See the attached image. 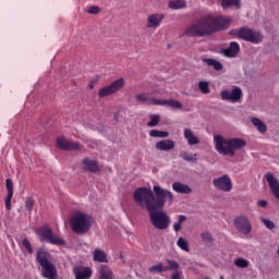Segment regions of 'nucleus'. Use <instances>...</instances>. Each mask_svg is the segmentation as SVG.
<instances>
[{
	"instance_id": "nucleus-30",
	"label": "nucleus",
	"mask_w": 279,
	"mask_h": 279,
	"mask_svg": "<svg viewBox=\"0 0 279 279\" xmlns=\"http://www.w3.org/2000/svg\"><path fill=\"white\" fill-rule=\"evenodd\" d=\"M203 62L207 63L209 66H214V70L216 71H221L223 69L222 63L215 59H203Z\"/></svg>"
},
{
	"instance_id": "nucleus-28",
	"label": "nucleus",
	"mask_w": 279,
	"mask_h": 279,
	"mask_svg": "<svg viewBox=\"0 0 279 279\" xmlns=\"http://www.w3.org/2000/svg\"><path fill=\"white\" fill-rule=\"evenodd\" d=\"M99 279H114L112 270L107 265H101Z\"/></svg>"
},
{
	"instance_id": "nucleus-27",
	"label": "nucleus",
	"mask_w": 279,
	"mask_h": 279,
	"mask_svg": "<svg viewBox=\"0 0 279 279\" xmlns=\"http://www.w3.org/2000/svg\"><path fill=\"white\" fill-rule=\"evenodd\" d=\"M159 106H169V108H175L177 110H182L183 108L179 100L160 99Z\"/></svg>"
},
{
	"instance_id": "nucleus-42",
	"label": "nucleus",
	"mask_w": 279,
	"mask_h": 279,
	"mask_svg": "<svg viewBox=\"0 0 279 279\" xmlns=\"http://www.w3.org/2000/svg\"><path fill=\"white\" fill-rule=\"evenodd\" d=\"M160 117L157 114L150 116V121L148 122V128H156L159 124Z\"/></svg>"
},
{
	"instance_id": "nucleus-49",
	"label": "nucleus",
	"mask_w": 279,
	"mask_h": 279,
	"mask_svg": "<svg viewBox=\"0 0 279 279\" xmlns=\"http://www.w3.org/2000/svg\"><path fill=\"white\" fill-rule=\"evenodd\" d=\"M277 254L279 255V245H278V248H277Z\"/></svg>"
},
{
	"instance_id": "nucleus-22",
	"label": "nucleus",
	"mask_w": 279,
	"mask_h": 279,
	"mask_svg": "<svg viewBox=\"0 0 279 279\" xmlns=\"http://www.w3.org/2000/svg\"><path fill=\"white\" fill-rule=\"evenodd\" d=\"M240 45L235 41L229 44V48L222 50L225 57L234 58L240 52Z\"/></svg>"
},
{
	"instance_id": "nucleus-4",
	"label": "nucleus",
	"mask_w": 279,
	"mask_h": 279,
	"mask_svg": "<svg viewBox=\"0 0 279 279\" xmlns=\"http://www.w3.org/2000/svg\"><path fill=\"white\" fill-rule=\"evenodd\" d=\"M36 260L43 268L41 276L45 279H57L58 272L56 266L51 263V255L45 248H39Z\"/></svg>"
},
{
	"instance_id": "nucleus-40",
	"label": "nucleus",
	"mask_w": 279,
	"mask_h": 279,
	"mask_svg": "<svg viewBox=\"0 0 279 279\" xmlns=\"http://www.w3.org/2000/svg\"><path fill=\"white\" fill-rule=\"evenodd\" d=\"M201 240H203V242L205 244H211L213 243V235L210 232L205 231L203 233H201Z\"/></svg>"
},
{
	"instance_id": "nucleus-12",
	"label": "nucleus",
	"mask_w": 279,
	"mask_h": 279,
	"mask_svg": "<svg viewBox=\"0 0 279 279\" xmlns=\"http://www.w3.org/2000/svg\"><path fill=\"white\" fill-rule=\"evenodd\" d=\"M125 84V81L123 77L112 82L110 85L105 86L104 88H101L98 93L100 98L110 96L117 92H119Z\"/></svg>"
},
{
	"instance_id": "nucleus-32",
	"label": "nucleus",
	"mask_w": 279,
	"mask_h": 279,
	"mask_svg": "<svg viewBox=\"0 0 279 279\" xmlns=\"http://www.w3.org/2000/svg\"><path fill=\"white\" fill-rule=\"evenodd\" d=\"M148 271L150 274H162V272H167V268L163 265V263H159L157 265L151 266Z\"/></svg>"
},
{
	"instance_id": "nucleus-16",
	"label": "nucleus",
	"mask_w": 279,
	"mask_h": 279,
	"mask_svg": "<svg viewBox=\"0 0 279 279\" xmlns=\"http://www.w3.org/2000/svg\"><path fill=\"white\" fill-rule=\"evenodd\" d=\"M136 99L140 104H145L146 106H160V99L151 98L148 93L137 94Z\"/></svg>"
},
{
	"instance_id": "nucleus-5",
	"label": "nucleus",
	"mask_w": 279,
	"mask_h": 279,
	"mask_svg": "<svg viewBox=\"0 0 279 279\" xmlns=\"http://www.w3.org/2000/svg\"><path fill=\"white\" fill-rule=\"evenodd\" d=\"M94 218L84 213H76L70 221L72 231L76 234H86L93 227Z\"/></svg>"
},
{
	"instance_id": "nucleus-34",
	"label": "nucleus",
	"mask_w": 279,
	"mask_h": 279,
	"mask_svg": "<svg viewBox=\"0 0 279 279\" xmlns=\"http://www.w3.org/2000/svg\"><path fill=\"white\" fill-rule=\"evenodd\" d=\"M180 158H183V160H185L187 162H196L197 154L189 155L185 150H182L180 153Z\"/></svg>"
},
{
	"instance_id": "nucleus-20",
	"label": "nucleus",
	"mask_w": 279,
	"mask_h": 279,
	"mask_svg": "<svg viewBox=\"0 0 279 279\" xmlns=\"http://www.w3.org/2000/svg\"><path fill=\"white\" fill-rule=\"evenodd\" d=\"M175 147V142L173 140H162L156 144V149L159 151H172Z\"/></svg>"
},
{
	"instance_id": "nucleus-7",
	"label": "nucleus",
	"mask_w": 279,
	"mask_h": 279,
	"mask_svg": "<svg viewBox=\"0 0 279 279\" xmlns=\"http://www.w3.org/2000/svg\"><path fill=\"white\" fill-rule=\"evenodd\" d=\"M149 217L153 226L160 231L167 230L170 226V217L162 210H150Z\"/></svg>"
},
{
	"instance_id": "nucleus-29",
	"label": "nucleus",
	"mask_w": 279,
	"mask_h": 279,
	"mask_svg": "<svg viewBox=\"0 0 279 279\" xmlns=\"http://www.w3.org/2000/svg\"><path fill=\"white\" fill-rule=\"evenodd\" d=\"M251 123H253V125H255V128H257V130H259V132H262V134H265V132H267V126H266L265 122H263L260 119L251 118Z\"/></svg>"
},
{
	"instance_id": "nucleus-18",
	"label": "nucleus",
	"mask_w": 279,
	"mask_h": 279,
	"mask_svg": "<svg viewBox=\"0 0 279 279\" xmlns=\"http://www.w3.org/2000/svg\"><path fill=\"white\" fill-rule=\"evenodd\" d=\"M163 19H165L163 14H158V13L157 14H151L147 19L146 27L147 28H158Z\"/></svg>"
},
{
	"instance_id": "nucleus-26",
	"label": "nucleus",
	"mask_w": 279,
	"mask_h": 279,
	"mask_svg": "<svg viewBox=\"0 0 279 279\" xmlns=\"http://www.w3.org/2000/svg\"><path fill=\"white\" fill-rule=\"evenodd\" d=\"M94 262L107 264L108 263L107 254L102 250L96 248L94 252Z\"/></svg>"
},
{
	"instance_id": "nucleus-38",
	"label": "nucleus",
	"mask_w": 279,
	"mask_h": 279,
	"mask_svg": "<svg viewBox=\"0 0 279 279\" xmlns=\"http://www.w3.org/2000/svg\"><path fill=\"white\" fill-rule=\"evenodd\" d=\"M198 89H201V93L203 94H209L210 93L209 83L206 81L198 82Z\"/></svg>"
},
{
	"instance_id": "nucleus-1",
	"label": "nucleus",
	"mask_w": 279,
	"mask_h": 279,
	"mask_svg": "<svg viewBox=\"0 0 279 279\" xmlns=\"http://www.w3.org/2000/svg\"><path fill=\"white\" fill-rule=\"evenodd\" d=\"M154 192L146 186L138 187L134 191L133 199L138 207L146 209L147 211L162 209L167 201L172 204L173 195L170 191L163 190L159 185H155Z\"/></svg>"
},
{
	"instance_id": "nucleus-31",
	"label": "nucleus",
	"mask_w": 279,
	"mask_h": 279,
	"mask_svg": "<svg viewBox=\"0 0 279 279\" xmlns=\"http://www.w3.org/2000/svg\"><path fill=\"white\" fill-rule=\"evenodd\" d=\"M186 7L185 0H171L169 2V8L172 10H180Z\"/></svg>"
},
{
	"instance_id": "nucleus-45",
	"label": "nucleus",
	"mask_w": 279,
	"mask_h": 279,
	"mask_svg": "<svg viewBox=\"0 0 279 279\" xmlns=\"http://www.w3.org/2000/svg\"><path fill=\"white\" fill-rule=\"evenodd\" d=\"M87 12H88L89 14H98V13L100 12V8L97 7V5H93V7H90V8L87 10Z\"/></svg>"
},
{
	"instance_id": "nucleus-17",
	"label": "nucleus",
	"mask_w": 279,
	"mask_h": 279,
	"mask_svg": "<svg viewBox=\"0 0 279 279\" xmlns=\"http://www.w3.org/2000/svg\"><path fill=\"white\" fill-rule=\"evenodd\" d=\"M5 186H7V191H8V196L5 197V209L8 211H11L12 209V198L14 195V185L11 179H7L5 181Z\"/></svg>"
},
{
	"instance_id": "nucleus-2",
	"label": "nucleus",
	"mask_w": 279,
	"mask_h": 279,
	"mask_svg": "<svg viewBox=\"0 0 279 279\" xmlns=\"http://www.w3.org/2000/svg\"><path fill=\"white\" fill-rule=\"evenodd\" d=\"M214 143L216 144V151L221 156H229L233 158L236 150L243 149L246 146V142L239 137L225 138L221 135L214 136Z\"/></svg>"
},
{
	"instance_id": "nucleus-35",
	"label": "nucleus",
	"mask_w": 279,
	"mask_h": 279,
	"mask_svg": "<svg viewBox=\"0 0 279 279\" xmlns=\"http://www.w3.org/2000/svg\"><path fill=\"white\" fill-rule=\"evenodd\" d=\"M168 266H166L167 271H178L180 269V264L173 259L167 260Z\"/></svg>"
},
{
	"instance_id": "nucleus-21",
	"label": "nucleus",
	"mask_w": 279,
	"mask_h": 279,
	"mask_svg": "<svg viewBox=\"0 0 279 279\" xmlns=\"http://www.w3.org/2000/svg\"><path fill=\"white\" fill-rule=\"evenodd\" d=\"M172 189L178 194L190 195L193 193V190L189 185L183 184L181 182H174L172 184Z\"/></svg>"
},
{
	"instance_id": "nucleus-24",
	"label": "nucleus",
	"mask_w": 279,
	"mask_h": 279,
	"mask_svg": "<svg viewBox=\"0 0 279 279\" xmlns=\"http://www.w3.org/2000/svg\"><path fill=\"white\" fill-rule=\"evenodd\" d=\"M83 165L86 171H90L92 173H97V171H100V168L96 160H90L89 158H85L83 160Z\"/></svg>"
},
{
	"instance_id": "nucleus-46",
	"label": "nucleus",
	"mask_w": 279,
	"mask_h": 279,
	"mask_svg": "<svg viewBox=\"0 0 279 279\" xmlns=\"http://www.w3.org/2000/svg\"><path fill=\"white\" fill-rule=\"evenodd\" d=\"M171 279H182V272L177 270L172 274Z\"/></svg>"
},
{
	"instance_id": "nucleus-41",
	"label": "nucleus",
	"mask_w": 279,
	"mask_h": 279,
	"mask_svg": "<svg viewBox=\"0 0 279 279\" xmlns=\"http://www.w3.org/2000/svg\"><path fill=\"white\" fill-rule=\"evenodd\" d=\"M177 244L183 252L190 251L189 243L185 239L180 238Z\"/></svg>"
},
{
	"instance_id": "nucleus-14",
	"label": "nucleus",
	"mask_w": 279,
	"mask_h": 279,
	"mask_svg": "<svg viewBox=\"0 0 279 279\" xmlns=\"http://www.w3.org/2000/svg\"><path fill=\"white\" fill-rule=\"evenodd\" d=\"M209 20L211 22V26L214 27V33L220 29H226L230 26L232 20L230 17L225 16H214L209 15Z\"/></svg>"
},
{
	"instance_id": "nucleus-23",
	"label": "nucleus",
	"mask_w": 279,
	"mask_h": 279,
	"mask_svg": "<svg viewBox=\"0 0 279 279\" xmlns=\"http://www.w3.org/2000/svg\"><path fill=\"white\" fill-rule=\"evenodd\" d=\"M183 138L187 141V145H198L199 138L194 135L191 129L183 130Z\"/></svg>"
},
{
	"instance_id": "nucleus-13",
	"label": "nucleus",
	"mask_w": 279,
	"mask_h": 279,
	"mask_svg": "<svg viewBox=\"0 0 279 279\" xmlns=\"http://www.w3.org/2000/svg\"><path fill=\"white\" fill-rule=\"evenodd\" d=\"M57 147L63 149V151H78L82 148L80 143L69 141L65 137L57 138Z\"/></svg>"
},
{
	"instance_id": "nucleus-8",
	"label": "nucleus",
	"mask_w": 279,
	"mask_h": 279,
	"mask_svg": "<svg viewBox=\"0 0 279 279\" xmlns=\"http://www.w3.org/2000/svg\"><path fill=\"white\" fill-rule=\"evenodd\" d=\"M231 34L253 44H259L263 41L264 38L259 32H255L254 29L248 27L233 29L231 31Z\"/></svg>"
},
{
	"instance_id": "nucleus-33",
	"label": "nucleus",
	"mask_w": 279,
	"mask_h": 279,
	"mask_svg": "<svg viewBox=\"0 0 279 279\" xmlns=\"http://www.w3.org/2000/svg\"><path fill=\"white\" fill-rule=\"evenodd\" d=\"M149 136L153 138H168L169 132L167 131H158V130H151L149 132Z\"/></svg>"
},
{
	"instance_id": "nucleus-37",
	"label": "nucleus",
	"mask_w": 279,
	"mask_h": 279,
	"mask_svg": "<svg viewBox=\"0 0 279 279\" xmlns=\"http://www.w3.org/2000/svg\"><path fill=\"white\" fill-rule=\"evenodd\" d=\"M235 267L240 268V269H245L250 266V262L247 259L244 258H238L234 262Z\"/></svg>"
},
{
	"instance_id": "nucleus-47",
	"label": "nucleus",
	"mask_w": 279,
	"mask_h": 279,
	"mask_svg": "<svg viewBox=\"0 0 279 279\" xmlns=\"http://www.w3.org/2000/svg\"><path fill=\"white\" fill-rule=\"evenodd\" d=\"M268 205L267 201H259L257 202V206L262 207V208H266Z\"/></svg>"
},
{
	"instance_id": "nucleus-6",
	"label": "nucleus",
	"mask_w": 279,
	"mask_h": 279,
	"mask_svg": "<svg viewBox=\"0 0 279 279\" xmlns=\"http://www.w3.org/2000/svg\"><path fill=\"white\" fill-rule=\"evenodd\" d=\"M36 234L40 238V242H46L57 246L65 245L64 240L59 235L53 234L52 229L48 225L37 228Z\"/></svg>"
},
{
	"instance_id": "nucleus-25",
	"label": "nucleus",
	"mask_w": 279,
	"mask_h": 279,
	"mask_svg": "<svg viewBox=\"0 0 279 279\" xmlns=\"http://www.w3.org/2000/svg\"><path fill=\"white\" fill-rule=\"evenodd\" d=\"M218 2H220L222 10H227L231 7L241 8V0H218Z\"/></svg>"
},
{
	"instance_id": "nucleus-19",
	"label": "nucleus",
	"mask_w": 279,
	"mask_h": 279,
	"mask_svg": "<svg viewBox=\"0 0 279 279\" xmlns=\"http://www.w3.org/2000/svg\"><path fill=\"white\" fill-rule=\"evenodd\" d=\"M73 272L75 275V279H90L93 276V271L89 267H75Z\"/></svg>"
},
{
	"instance_id": "nucleus-44",
	"label": "nucleus",
	"mask_w": 279,
	"mask_h": 279,
	"mask_svg": "<svg viewBox=\"0 0 279 279\" xmlns=\"http://www.w3.org/2000/svg\"><path fill=\"white\" fill-rule=\"evenodd\" d=\"M34 205H35L34 199H33L32 197H27V198H26V202H25V207H26V209H27L29 213H32Z\"/></svg>"
},
{
	"instance_id": "nucleus-10",
	"label": "nucleus",
	"mask_w": 279,
	"mask_h": 279,
	"mask_svg": "<svg viewBox=\"0 0 279 279\" xmlns=\"http://www.w3.org/2000/svg\"><path fill=\"white\" fill-rule=\"evenodd\" d=\"M242 97H243V90L241 89V87H238V86H235L231 90L225 89V90L220 92V99H222V101L238 104V101H240V99H242Z\"/></svg>"
},
{
	"instance_id": "nucleus-43",
	"label": "nucleus",
	"mask_w": 279,
	"mask_h": 279,
	"mask_svg": "<svg viewBox=\"0 0 279 279\" xmlns=\"http://www.w3.org/2000/svg\"><path fill=\"white\" fill-rule=\"evenodd\" d=\"M262 223H264L268 230H274L276 228L275 222L267 218H262Z\"/></svg>"
},
{
	"instance_id": "nucleus-11",
	"label": "nucleus",
	"mask_w": 279,
	"mask_h": 279,
	"mask_svg": "<svg viewBox=\"0 0 279 279\" xmlns=\"http://www.w3.org/2000/svg\"><path fill=\"white\" fill-rule=\"evenodd\" d=\"M214 187L222 193H230L233 187L232 180L228 174L214 179Z\"/></svg>"
},
{
	"instance_id": "nucleus-9",
	"label": "nucleus",
	"mask_w": 279,
	"mask_h": 279,
	"mask_svg": "<svg viewBox=\"0 0 279 279\" xmlns=\"http://www.w3.org/2000/svg\"><path fill=\"white\" fill-rule=\"evenodd\" d=\"M233 227H235V230H238V232L244 235H250L252 233V223L248 217L245 215H240L235 217V220H233Z\"/></svg>"
},
{
	"instance_id": "nucleus-39",
	"label": "nucleus",
	"mask_w": 279,
	"mask_h": 279,
	"mask_svg": "<svg viewBox=\"0 0 279 279\" xmlns=\"http://www.w3.org/2000/svg\"><path fill=\"white\" fill-rule=\"evenodd\" d=\"M22 246L26 250L28 255H33L34 254V250H33L32 243L29 242L28 239H26V238L23 239Z\"/></svg>"
},
{
	"instance_id": "nucleus-15",
	"label": "nucleus",
	"mask_w": 279,
	"mask_h": 279,
	"mask_svg": "<svg viewBox=\"0 0 279 279\" xmlns=\"http://www.w3.org/2000/svg\"><path fill=\"white\" fill-rule=\"evenodd\" d=\"M264 178L266 179V182H268L271 195L279 202V180L272 172H266Z\"/></svg>"
},
{
	"instance_id": "nucleus-36",
	"label": "nucleus",
	"mask_w": 279,
	"mask_h": 279,
	"mask_svg": "<svg viewBox=\"0 0 279 279\" xmlns=\"http://www.w3.org/2000/svg\"><path fill=\"white\" fill-rule=\"evenodd\" d=\"M186 221V216L184 215H180L179 216V221L174 222L173 225V230L178 233L182 230V223H184Z\"/></svg>"
},
{
	"instance_id": "nucleus-50",
	"label": "nucleus",
	"mask_w": 279,
	"mask_h": 279,
	"mask_svg": "<svg viewBox=\"0 0 279 279\" xmlns=\"http://www.w3.org/2000/svg\"><path fill=\"white\" fill-rule=\"evenodd\" d=\"M220 279H225V277H223V276H220Z\"/></svg>"
},
{
	"instance_id": "nucleus-3",
	"label": "nucleus",
	"mask_w": 279,
	"mask_h": 279,
	"mask_svg": "<svg viewBox=\"0 0 279 279\" xmlns=\"http://www.w3.org/2000/svg\"><path fill=\"white\" fill-rule=\"evenodd\" d=\"M214 33L210 15L196 19V21L192 22V24L185 27V35L190 37H205L210 36Z\"/></svg>"
},
{
	"instance_id": "nucleus-48",
	"label": "nucleus",
	"mask_w": 279,
	"mask_h": 279,
	"mask_svg": "<svg viewBox=\"0 0 279 279\" xmlns=\"http://www.w3.org/2000/svg\"><path fill=\"white\" fill-rule=\"evenodd\" d=\"M88 87H89L90 89H93V88L95 87L94 83H90V84L88 85Z\"/></svg>"
}]
</instances>
